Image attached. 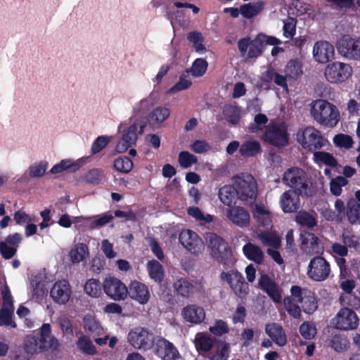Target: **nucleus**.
I'll list each match as a JSON object with an SVG mask.
<instances>
[{
  "label": "nucleus",
  "mask_w": 360,
  "mask_h": 360,
  "mask_svg": "<svg viewBox=\"0 0 360 360\" xmlns=\"http://www.w3.org/2000/svg\"><path fill=\"white\" fill-rule=\"evenodd\" d=\"M187 39L192 44V46L198 54H203L207 52L205 44V37L202 34L198 31H193L187 34Z\"/></svg>",
  "instance_id": "nucleus-34"
},
{
  "label": "nucleus",
  "mask_w": 360,
  "mask_h": 360,
  "mask_svg": "<svg viewBox=\"0 0 360 360\" xmlns=\"http://www.w3.org/2000/svg\"><path fill=\"white\" fill-rule=\"evenodd\" d=\"M209 330L214 335L220 337L228 333L229 328L226 321L219 319L215 321L214 326L210 327Z\"/></svg>",
  "instance_id": "nucleus-61"
},
{
  "label": "nucleus",
  "mask_w": 360,
  "mask_h": 360,
  "mask_svg": "<svg viewBox=\"0 0 360 360\" xmlns=\"http://www.w3.org/2000/svg\"><path fill=\"white\" fill-rule=\"evenodd\" d=\"M301 249L307 255H321L324 251V247L320 239L314 233L304 231L300 235Z\"/></svg>",
  "instance_id": "nucleus-15"
},
{
  "label": "nucleus",
  "mask_w": 360,
  "mask_h": 360,
  "mask_svg": "<svg viewBox=\"0 0 360 360\" xmlns=\"http://www.w3.org/2000/svg\"><path fill=\"white\" fill-rule=\"evenodd\" d=\"M13 311V309L2 307L0 309V326H11L13 328L17 327L15 322L12 320Z\"/></svg>",
  "instance_id": "nucleus-57"
},
{
  "label": "nucleus",
  "mask_w": 360,
  "mask_h": 360,
  "mask_svg": "<svg viewBox=\"0 0 360 360\" xmlns=\"http://www.w3.org/2000/svg\"><path fill=\"white\" fill-rule=\"evenodd\" d=\"M174 292L177 296L183 298H191L195 295L201 293L202 285L197 281H193L186 278H180L173 284Z\"/></svg>",
  "instance_id": "nucleus-12"
},
{
  "label": "nucleus",
  "mask_w": 360,
  "mask_h": 360,
  "mask_svg": "<svg viewBox=\"0 0 360 360\" xmlns=\"http://www.w3.org/2000/svg\"><path fill=\"white\" fill-rule=\"evenodd\" d=\"M279 43L280 40L275 37H269L263 34H258L254 40L251 41L248 56L250 58L259 56L262 53L264 44L276 45Z\"/></svg>",
  "instance_id": "nucleus-24"
},
{
  "label": "nucleus",
  "mask_w": 360,
  "mask_h": 360,
  "mask_svg": "<svg viewBox=\"0 0 360 360\" xmlns=\"http://www.w3.org/2000/svg\"><path fill=\"white\" fill-rule=\"evenodd\" d=\"M84 289L88 295L92 297H98L101 295L103 288L99 280L91 278L86 282Z\"/></svg>",
  "instance_id": "nucleus-39"
},
{
  "label": "nucleus",
  "mask_w": 360,
  "mask_h": 360,
  "mask_svg": "<svg viewBox=\"0 0 360 360\" xmlns=\"http://www.w3.org/2000/svg\"><path fill=\"white\" fill-rule=\"evenodd\" d=\"M192 84V81L189 76L181 75L179 81L172 86L168 91V94H174L179 91L188 89Z\"/></svg>",
  "instance_id": "nucleus-52"
},
{
  "label": "nucleus",
  "mask_w": 360,
  "mask_h": 360,
  "mask_svg": "<svg viewBox=\"0 0 360 360\" xmlns=\"http://www.w3.org/2000/svg\"><path fill=\"white\" fill-rule=\"evenodd\" d=\"M206 240L212 257L224 264L226 269L231 267L233 264V259L231 249L227 242L214 233H208Z\"/></svg>",
  "instance_id": "nucleus-3"
},
{
  "label": "nucleus",
  "mask_w": 360,
  "mask_h": 360,
  "mask_svg": "<svg viewBox=\"0 0 360 360\" xmlns=\"http://www.w3.org/2000/svg\"><path fill=\"white\" fill-rule=\"evenodd\" d=\"M284 72L288 79H296L302 74L300 62L295 60L288 62Z\"/></svg>",
  "instance_id": "nucleus-50"
},
{
  "label": "nucleus",
  "mask_w": 360,
  "mask_h": 360,
  "mask_svg": "<svg viewBox=\"0 0 360 360\" xmlns=\"http://www.w3.org/2000/svg\"><path fill=\"white\" fill-rule=\"evenodd\" d=\"M197 162L198 158L188 151H181L179 154V163L183 168H188Z\"/></svg>",
  "instance_id": "nucleus-59"
},
{
  "label": "nucleus",
  "mask_w": 360,
  "mask_h": 360,
  "mask_svg": "<svg viewBox=\"0 0 360 360\" xmlns=\"http://www.w3.org/2000/svg\"><path fill=\"white\" fill-rule=\"evenodd\" d=\"M157 101V96L150 94L148 97L142 99L135 105L134 110L138 112L148 111Z\"/></svg>",
  "instance_id": "nucleus-54"
},
{
  "label": "nucleus",
  "mask_w": 360,
  "mask_h": 360,
  "mask_svg": "<svg viewBox=\"0 0 360 360\" xmlns=\"http://www.w3.org/2000/svg\"><path fill=\"white\" fill-rule=\"evenodd\" d=\"M312 54L316 62L324 64L333 58L335 49L330 43L326 41H319L314 45Z\"/></svg>",
  "instance_id": "nucleus-18"
},
{
  "label": "nucleus",
  "mask_w": 360,
  "mask_h": 360,
  "mask_svg": "<svg viewBox=\"0 0 360 360\" xmlns=\"http://www.w3.org/2000/svg\"><path fill=\"white\" fill-rule=\"evenodd\" d=\"M300 195L292 190H288L281 195L279 203L283 212L294 213L298 210L300 207Z\"/></svg>",
  "instance_id": "nucleus-23"
},
{
  "label": "nucleus",
  "mask_w": 360,
  "mask_h": 360,
  "mask_svg": "<svg viewBox=\"0 0 360 360\" xmlns=\"http://www.w3.org/2000/svg\"><path fill=\"white\" fill-rule=\"evenodd\" d=\"M169 114H146V117L136 119L126 129L123 130L122 136L116 146V151L124 153L136 144L138 134H141L148 124L153 129L158 128L168 118Z\"/></svg>",
  "instance_id": "nucleus-1"
},
{
  "label": "nucleus",
  "mask_w": 360,
  "mask_h": 360,
  "mask_svg": "<svg viewBox=\"0 0 360 360\" xmlns=\"http://www.w3.org/2000/svg\"><path fill=\"white\" fill-rule=\"evenodd\" d=\"M297 136L298 142L309 151L316 152L325 146L326 141L319 130L311 127L300 131Z\"/></svg>",
  "instance_id": "nucleus-6"
},
{
  "label": "nucleus",
  "mask_w": 360,
  "mask_h": 360,
  "mask_svg": "<svg viewBox=\"0 0 360 360\" xmlns=\"http://www.w3.org/2000/svg\"><path fill=\"white\" fill-rule=\"evenodd\" d=\"M314 159L316 163H323L326 166L332 168L337 167L338 163L334 156L328 153L323 151H316L314 153Z\"/></svg>",
  "instance_id": "nucleus-40"
},
{
  "label": "nucleus",
  "mask_w": 360,
  "mask_h": 360,
  "mask_svg": "<svg viewBox=\"0 0 360 360\" xmlns=\"http://www.w3.org/2000/svg\"><path fill=\"white\" fill-rule=\"evenodd\" d=\"M262 151L261 145L257 141H247L242 143L239 148L243 157H254Z\"/></svg>",
  "instance_id": "nucleus-38"
},
{
  "label": "nucleus",
  "mask_w": 360,
  "mask_h": 360,
  "mask_svg": "<svg viewBox=\"0 0 360 360\" xmlns=\"http://www.w3.org/2000/svg\"><path fill=\"white\" fill-rule=\"evenodd\" d=\"M348 184L347 179L342 176H338L333 179L330 183V189L333 195L338 196L342 193V187Z\"/></svg>",
  "instance_id": "nucleus-56"
},
{
  "label": "nucleus",
  "mask_w": 360,
  "mask_h": 360,
  "mask_svg": "<svg viewBox=\"0 0 360 360\" xmlns=\"http://www.w3.org/2000/svg\"><path fill=\"white\" fill-rule=\"evenodd\" d=\"M267 122L268 118L266 114H256L254 122L251 123L248 127L249 131L252 133H257L264 128Z\"/></svg>",
  "instance_id": "nucleus-60"
},
{
  "label": "nucleus",
  "mask_w": 360,
  "mask_h": 360,
  "mask_svg": "<svg viewBox=\"0 0 360 360\" xmlns=\"http://www.w3.org/2000/svg\"><path fill=\"white\" fill-rule=\"evenodd\" d=\"M128 340L134 347L144 350L150 349L155 344L153 334L141 327L131 330L128 335Z\"/></svg>",
  "instance_id": "nucleus-11"
},
{
  "label": "nucleus",
  "mask_w": 360,
  "mask_h": 360,
  "mask_svg": "<svg viewBox=\"0 0 360 360\" xmlns=\"http://www.w3.org/2000/svg\"><path fill=\"white\" fill-rule=\"evenodd\" d=\"M110 142L109 139L107 136H100L94 140L91 145V154L96 155L101 152Z\"/></svg>",
  "instance_id": "nucleus-64"
},
{
  "label": "nucleus",
  "mask_w": 360,
  "mask_h": 360,
  "mask_svg": "<svg viewBox=\"0 0 360 360\" xmlns=\"http://www.w3.org/2000/svg\"><path fill=\"white\" fill-rule=\"evenodd\" d=\"M181 315L186 321L194 324L202 323L205 318L203 308L196 304H188L184 307L182 309Z\"/></svg>",
  "instance_id": "nucleus-26"
},
{
  "label": "nucleus",
  "mask_w": 360,
  "mask_h": 360,
  "mask_svg": "<svg viewBox=\"0 0 360 360\" xmlns=\"http://www.w3.org/2000/svg\"><path fill=\"white\" fill-rule=\"evenodd\" d=\"M219 198L221 202L228 207H233L237 202L238 195L237 191H236V187L234 186L225 185L219 188Z\"/></svg>",
  "instance_id": "nucleus-28"
},
{
  "label": "nucleus",
  "mask_w": 360,
  "mask_h": 360,
  "mask_svg": "<svg viewBox=\"0 0 360 360\" xmlns=\"http://www.w3.org/2000/svg\"><path fill=\"white\" fill-rule=\"evenodd\" d=\"M154 354L162 360H178L181 355L174 344L162 337H159L153 346Z\"/></svg>",
  "instance_id": "nucleus-13"
},
{
  "label": "nucleus",
  "mask_w": 360,
  "mask_h": 360,
  "mask_svg": "<svg viewBox=\"0 0 360 360\" xmlns=\"http://www.w3.org/2000/svg\"><path fill=\"white\" fill-rule=\"evenodd\" d=\"M58 323L64 336L68 338L73 336L72 323L68 318L65 316L60 317Z\"/></svg>",
  "instance_id": "nucleus-63"
},
{
  "label": "nucleus",
  "mask_w": 360,
  "mask_h": 360,
  "mask_svg": "<svg viewBox=\"0 0 360 360\" xmlns=\"http://www.w3.org/2000/svg\"><path fill=\"white\" fill-rule=\"evenodd\" d=\"M40 351L58 352L60 344L57 338L51 335V328L49 323H44L40 328V337L39 338Z\"/></svg>",
  "instance_id": "nucleus-21"
},
{
  "label": "nucleus",
  "mask_w": 360,
  "mask_h": 360,
  "mask_svg": "<svg viewBox=\"0 0 360 360\" xmlns=\"http://www.w3.org/2000/svg\"><path fill=\"white\" fill-rule=\"evenodd\" d=\"M105 295L115 301L124 300L128 295V288L120 279L114 276L106 278L103 283Z\"/></svg>",
  "instance_id": "nucleus-10"
},
{
  "label": "nucleus",
  "mask_w": 360,
  "mask_h": 360,
  "mask_svg": "<svg viewBox=\"0 0 360 360\" xmlns=\"http://www.w3.org/2000/svg\"><path fill=\"white\" fill-rule=\"evenodd\" d=\"M71 293V286L65 279L56 282L50 291L53 300L59 304H66L70 300Z\"/></svg>",
  "instance_id": "nucleus-20"
},
{
  "label": "nucleus",
  "mask_w": 360,
  "mask_h": 360,
  "mask_svg": "<svg viewBox=\"0 0 360 360\" xmlns=\"http://www.w3.org/2000/svg\"><path fill=\"white\" fill-rule=\"evenodd\" d=\"M259 238L266 246L278 249L281 246V238L275 231H264L259 234Z\"/></svg>",
  "instance_id": "nucleus-35"
},
{
  "label": "nucleus",
  "mask_w": 360,
  "mask_h": 360,
  "mask_svg": "<svg viewBox=\"0 0 360 360\" xmlns=\"http://www.w3.org/2000/svg\"><path fill=\"white\" fill-rule=\"evenodd\" d=\"M181 244L192 254L198 255L204 249V243L194 231L186 229L181 231L179 237Z\"/></svg>",
  "instance_id": "nucleus-16"
},
{
  "label": "nucleus",
  "mask_w": 360,
  "mask_h": 360,
  "mask_svg": "<svg viewBox=\"0 0 360 360\" xmlns=\"http://www.w3.org/2000/svg\"><path fill=\"white\" fill-rule=\"evenodd\" d=\"M346 217L352 224L360 223V204L354 198L347 202Z\"/></svg>",
  "instance_id": "nucleus-32"
},
{
  "label": "nucleus",
  "mask_w": 360,
  "mask_h": 360,
  "mask_svg": "<svg viewBox=\"0 0 360 360\" xmlns=\"http://www.w3.org/2000/svg\"><path fill=\"white\" fill-rule=\"evenodd\" d=\"M262 140L271 146L282 148L288 145V126L284 122H273L268 124L262 135Z\"/></svg>",
  "instance_id": "nucleus-4"
},
{
  "label": "nucleus",
  "mask_w": 360,
  "mask_h": 360,
  "mask_svg": "<svg viewBox=\"0 0 360 360\" xmlns=\"http://www.w3.org/2000/svg\"><path fill=\"white\" fill-rule=\"evenodd\" d=\"M335 327L338 329L348 330L357 328L359 318L356 314L347 307L342 308L335 316Z\"/></svg>",
  "instance_id": "nucleus-17"
},
{
  "label": "nucleus",
  "mask_w": 360,
  "mask_h": 360,
  "mask_svg": "<svg viewBox=\"0 0 360 360\" xmlns=\"http://www.w3.org/2000/svg\"><path fill=\"white\" fill-rule=\"evenodd\" d=\"M89 255L88 246L82 243L76 244L70 252V260L73 264H78L83 262L86 255Z\"/></svg>",
  "instance_id": "nucleus-36"
},
{
  "label": "nucleus",
  "mask_w": 360,
  "mask_h": 360,
  "mask_svg": "<svg viewBox=\"0 0 360 360\" xmlns=\"http://www.w3.org/2000/svg\"><path fill=\"white\" fill-rule=\"evenodd\" d=\"M314 119L327 127H334L340 120V114H328V116H323V114H311Z\"/></svg>",
  "instance_id": "nucleus-41"
},
{
  "label": "nucleus",
  "mask_w": 360,
  "mask_h": 360,
  "mask_svg": "<svg viewBox=\"0 0 360 360\" xmlns=\"http://www.w3.org/2000/svg\"><path fill=\"white\" fill-rule=\"evenodd\" d=\"M194 342L197 350L205 352H209L214 345L212 338L202 333H198L196 335Z\"/></svg>",
  "instance_id": "nucleus-44"
},
{
  "label": "nucleus",
  "mask_w": 360,
  "mask_h": 360,
  "mask_svg": "<svg viewBox=\"0 0 360 360\" xmlns=\"http://www.w3.org/2000/svg\"><path fill=\"white\" fill-rule=\"evenodd\" d=\"M79 167L78 163L73 162L70 160H63L58 164L55 165L49 173L56 174L68 169L71 172H76Z\"/></svg>",
  "instance_id": "nucleus-45"
},
{
  "label": "nucleus",
  "mask_w": 360,
  "mask_h": 360,
  "mask_svg": "<svg viewBox=\"0 0 360 360\" xmlns=\"http://www.w3.org/2000/svg\"><path fill=\"white\" fill-rule=\"evenodd\" d=\"M263 8V4L261 1L246 4L240 7V14L245 18H251L257 15Z\"/></svg>",
  "instance_id": "nucleus-42"
},
{
  "label": "nucleus",
  "mask_w": 360,
  "mask_h": 360,
  "mask_svg": "<svg viewBox=\"0 0 360 360\" xmlns=\"http://www.w3.org/2000/svg\"><path fill=\"white\" fill-rule=\"evenodd\" d=\"M302 311L307 314H314L318 308V301L314 292L311 290H305V294L300 301Z\"/></svg>",
  "instance_id": "nucleus-30"
},
{
  "label": "nucleus",
  "mask_w": 360,
  "mask_h": 360,
  "mask_svg": "<svg viewBox=\"0 0 360 360\" xmlns=\"http://www.w3.org/2000/svg\"><path fill=\"white\" fill-rule=\"evenodd\" d=\"M24 349L27 353L30 354H34L38 352H41L39 338L34 335L27 336L25 340Z\"/></svg>",
  "instance_id": "nucleus-55"
},
{
  "label": "nucleus",
  "mask_w": 360,
  "mask_h": 360,
  "mask_svg": "<svg viewBox=\"0 0 360 360\" xmlns=\"http://www.w3.org/2000/svg\"><path fill=\"white\" fill-rule=\"evenodd\" d=\"M265 330L266 334L276 344L281 347L286 345V335L281 325L276 323L266 324Z\"/></svg>",
  "instance_id": "nucleus-27"
},
{
  "label": "nucleus",
  "mask_w": 360,
  "mask_h": 360,
  "mask_svg": "<svg viewBox=\"0 0 360 360\" xmlns=\"http://www.w3.org/2000/svg\"><path fill=\"white\" fill-rule=\"evenodd\" d=\"M328 345L337 352H344L349 348L350 342L344 334H336L329 340Z\"/></svg>",
  "instance_id": "nucleus-33"
},
{
  "label": "nucleus",
  "mask_w": 360,
  "mask_h": 360,
  "mask_svg": "<svg viewBox=\"0 0 360 360\" xmlns=\"http://www.w3.org/2000/svg\"><path fill=\"white\" fill-rule=\"evenodd\" d=\"M359 46L358 41L349 35L342 36L337 43L339 53L352 60H356Z\"/></svg>",
  "instance_id": "nucleus-19"
},
{
  "label": "nucleus",
  "mask_w": 360,
  "mask_h": 360,
  "mask_svg": "<svg viewBox=\"0 0 360 360\" xmlns=\"http://www.w3.org/2000/svg\"><path fill=\"white\" fill-rule=\"evenodd\" d=\"M333 143L337 147L346 149L351 148L354 143L352 138L349 135L345 134H336L333 137Z\"/></svg>",
  "instance_id": "nucleus-58"
},
{
  "label": "nucleus",
  "mask_w": 360,
  "mask_h": 360,
  "mask_svg": "<svg viewBox=\"0 0 360 360\" xmlns=\"http://www.w3.org/2000/svg\"><path fill=\"white\" fill-rule=\"evenodd\" d=\"M128 295L141 304H145L148 302L150 294L148 287L138 281H131L128 287Z\"/></svg>",
  "instance_id": "nucleus-22"
},
{
  "label": "nucleus",
  "mask_w": 360,
  "mask_h": 360,
  "mask_svg": "<svg viewBox=\"0 0 360 360\" xmlns=\"http://www.w3.org/2000/svg\"><path fill=\"white\" fill-rule=\"evenodd\" d=\"M238 198L244 204L252 205L257 196V185L252 176L247 179L238 178L235 181Z\"/></svg>",
  "instance_id": "nucleus-5"
},
{
  "label": "nucleus",
  "mask_w": 360,
  "mask_h": 360,
  "mask_svg": "<svg viewBox=\"0 0 360 360\" xmlns=\"http://www.w3.org/2000/svg\"><path fill=\"white\" fill-rule=\"evenodd\" d=\"M311 112H338L337 107L324 99L313 101L310 104Z\"/></svg>",
  "instance_id": "nucleus-37"
},
{
  "label": "nucleus",
  "mask_w": 360,
  "mask_h": 360,
  "mask_svg": "<svg viewBox=\"0 0 360 360\" xmlns=\"http://www.w3.org/2000/svg\"><path fill=\"white\" fill-rule=\"evenodd\" d=\"M253 215L259 226H267L271 223L270 212L260 205L256 206Z\"/></svg>",
  "instance_id": "nucleus-49"
},
{
  "label": "nucleus",
  "mask_w": 360,
  "mask_h": 360,
  "mask_svg": "<svg viewBox=\"0 0 360 360\" xmlns=\"http://www.w3.org/2000/svg\"><path fill=\"white\" fill-rule=\"evenodd\" d=\"M220 278L228 283L231 289L238 297L243 298L248 294L249 285L245 282L243 276L238 271H222Z\"/></svg>",
  "instance_id": "nucleus-9"
},
{
  "label": "nucleus",
  "mask_w": 360,
  "mask_h": 360,
  "mask_svg": "<svg viewBox=\"0 0 360 360\" xmlns=\"http://www.w3.org/2000/svg\"><path fill=\"white\" fill-rule=\"evenodd\" d=\"M133 162L127 156H121L114 160V168L122 173L127 174L130 172L133 168Z\"/></svg>",
  "instance_id": "nucleus-47"
},
{
  "label": "nucleus",
  "mask_w": 360,
  "mask_h": 360,
  "mask_svg": "<svg viewBox=\"0 0 360 360\" xmlns=\"http://www.w3.org/2000/svg\"><path fill=\"white\" fill-rule=\"evenodd\" d=\"M104 176L103 171L101 169H91L85 173L84 179L86 182L93 185L101 183Z\"/></svg>",
  "instance_id": "nucleus-53"
},
{
  "label": "nucleus",
  "mask_w": 360,
  "mask_h": 360,
  "mask_svg": "<svg viewBox=\"0 0 360 360\" xmlns=\"http://www.w3.org/2000/svg\"><path fill=\"white\" fill-rule=\"evenodd\" d=\"M208 63L205 59L197 58L193 61L192 66L188 72L195 77H200L205 75Z\"/></svg>",
  "instance_id": "nucleus-48"
},
{
  "label": "nucleus",
  "mask_w": 360,
  "mask_h": 360,
  "mask_svg": "<svg viewBox=\"0 0 360 360\" xmlns=\"http://www.w3.org/2000/svg\"><path fill=\"white\" fill-rule=\"evenodd\" d=\"M48 168L46 161H41L30 167V175L32 177H41Z\"/></svg>",
  "instance_id": "nucleus-62"
},
{
  "label": "nucleus",
  "mask_w": 360,
  "mask_h": 360,
  "mask_svg": "<svg viewBox=\"0 0 360 360\" xmlns=\"http://www.w3.org/2000/svg\"><path fill=\"white\" fill-rule=\"evenodd\" d=\"M331 274L330 263L321 255L314 256L307 266V276L312 281L321 282L327 280Z\"/></svg>",
  "instance_id": "nucleus-8"
},
{
  "label": "nucleus",
  "mask_w": 360,
  "mask_h": 360,
  "mask_svg": "<svg viewBox=\"0 0 360 360\" xmlns=\"http://www.w3.org/2000/svg\"><path fill=\"white\" fill-rule=\"evenodd\" d=\"M148 276L154 282L161 284L164 281L165 273L163 266L157 260L151 259L146 264Z\"/></svg>",
  "instance_id": "nucleus-29"
},
{
  "label": "nucleus",
  "mask_w": 360,
  "mask_h": 360,
  "mask_svg": "<svg viewBox=\"0 0 360 360\" xmlns=\"http://www.w3.org/2000/svg\"><path fill=\"white\" fill-rule=\"evenodd\" d=\"M283 305L285 310L291 317L295 319L301 318V309L292 297H285L283 299Z\"/></svg>",
  "instance_id": "nucleus-43"
},
{
  "label": "nucleus",
  "mask_w": 360,
  "mask_h": 360,
  "mask_svg": "<svg viewBox=\"0 0 360 360\" xmlns=\"http://www.w3.org/2000/svg\"><path fill=\"white\" fill-rule=\"evenodd\" d=\"M258 286L274 302L281 303L283 290L269 275L262 274L258 279Z\"/></svg>",
  "instance_id": "nucleus-14"
},
{
  "label": "nucleus",
  "mask_w": 360,
  "mask_h": 360,
  "mask_svg": "<svg viewBox=\"0 0 360 360\" xmlns=\"http://www.w3.org/2000/svg\"><path fill=\"white\" fill-rule=\"evenodd\" d=\"M245 256L250 260L260 264L264 260V253L262 249L252 243H248L243 247Z\"/></svg>",
  "instance_id": "nucleus-31"
},
{
  "label": "nucleus",
  "mask_w": 360,
  "mask_h": 360,
  "mask_svg": "<svg viewBox=\"0 0 360 360\" xmlns=\"http://www.w3.org/2000/svg\"><path fill=\"white\" fill-rule=\"evenodd\" d=\"M295 221L302 227L307 229H313L317 224L316 219L307 212H300L295 217Z\"/></svg>",
  "instance_id": "nucleus-46"
},
{
  "label": "nucleus",
  "mask_w": 360,
  "mask_h": 360,
  "mask_svg": "<svg viewBox=\"0 0 360 360\" xmlns=\"http://www.w3.org/2000/svg\"><path fill=\"white\" fill-rule=\"evenodd\" d=\"M352 75V68L347 63L335 61L326 65L324 70L326 79L332 84L342 83Z\"/></svg>",
  "instance_id": "nucleus-7"
},
{
  "label": "nucleus",
  "mask_w": 360,
  "mask_h": 360,
  "mask_svg": "<svg viewBox=\"0 0 360 360\" xmlns=\"http://www.w3.org/2000/svg\"><path fill=\"white\" fill-rule=\"evenodd\" d=\"M283 182L299 194L307 197L312 196L314 194L310 186L311 180L304 170L301 168L294 167L288 169L283 174Z\"/></svg>",
  "instance_id": "nucleus-2"
},
{
  "label": "nucleus",
  "mask_w": 360,
  "mask_h": 360,
  "mask_svg": "<svg viewBox=\"0 0 360 360\" xmlns=\"http://www.w3.org/2000/svg\"><path fill=\"white\" fill-rule=\"evenodd\" d=\"M77 347L84 354L94 355L96 353L95 346L92 344L90 338L86 335H82L77 342Z\"/></svg>",
  "instance_id": "nucleus-51"
},
{
  "label": "nucleus",
  "mask_w": 360,
  "mask_h": 360,
  "mask_svg": "<svg viewBox=\"0 0 360 360\" xmlns=\"http://www.w3.org/2000/svg\"><path fill=\"white\" fill-rule=\"evenodd\" d=\"M226 215L233 224L239 227H247L250 224V214L247 210L242 207L236 206L229 209Z\"/></svg>",
  "instance_id": "nucleus-25"
}]
</instances>
